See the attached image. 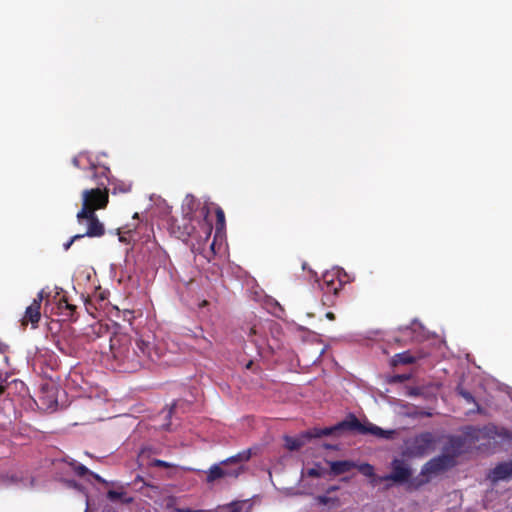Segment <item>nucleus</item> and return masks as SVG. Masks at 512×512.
I'll list each match as a JSON object with an SVG mask.
<instances>
[{
  "instance_id": "obj_1",
  "label": "nucleus",
  "mask_w": 512,
  "mask_h": 512,
  "mask_svg": "<svg viewBox=\"0 0 512 512\" xmlns=\"http://www.w3.org/2000/svg\"><path fill=\"white\" fill-rule=\"evenodd\" d=\"M113 359L123 372H136L159 359L151 337L137 336L132 339L127 334H116L110 338Z\"/></svg>"
},
{
  "instance_id": "obj_2",
  "label": "nucleus",
  "mask_w": 512,
  "mask_h": 512,
  "mask_svg": "<svg viewBox=\"0 0 512 512\" xmlns=\"http://www.w3.org/2000/svg\"><path fill=\"white\" fill-rule=\"evenodd\" d=\"M108 202L109 190L104 181H100L96 188L85 189L82 192V208L79 210L81 217L106 208Z\"/></svg>"
},
{
  "instance_id": "obj_3",
  "label": "nucleus",
  "mask_w": 512,
  "mask_h": 512,
  "mask_svg": "<svg viewBox=\"0 0 512 512\" xmlns=\"http://www.w3.org/2000/svg\"><path fill=\"white\" fill-rule=\"evenodd\" d=\"M437 438L432 432H422L414 436L407 444V454L421 458L435 449Z\"/></svg>"
},
{
  "instance_id": "obj_4",
  "label": "nucleus",
  "mask_w": 512,
  "mask_h": 512,
  "mask_svg": "<svg viewBox=\"0 0 512 512\" xmlns=\"http://www.w3.org/2000/svg\"><path fill=\"white\" fill-rule=\"evenodd\" d=\"M456 465V460L453 459L452 455H439L430 459L425 463L421 469V475L426 477L436 476L440 473L447 471L448 469Z\"/></svg>"
},
{
  "instance_id": "obj_5",
  "label": "nucleus",
  "mask_w": 512,
  "mask_h": 512,
  "mask_svg": "<svg viewBox=\"0 0 512 512\" xmlns=\"http://www.w3.org/2000/svg\"><path fill=\"white\" fill-rule=\"evenodd\" d=\"M60 361L58 356L49 350L39 352L34 358V366L40 369V373L48 378L52 379V372L59 368Z\"/></svg>"
},
{
  "instance_id": "obj_6",
  "label": "nucleus",
  "mask_w": 512,
  "mask_h": 512,
  "mask_svg": "<svg viewBox=\"0 0 512 512\" xmlns=\"http://www.w3.org/2000/svg\"><path fill=\"white\" fill-rule=\"evenodd\" d=\"M76 218L80 225L84 224L86 226L85 232L79 234L81 238H98L102 237L105 234V227L103 223L100 222L96 213H87V215L81 217L80 211H78Z\"/></svg>"
},
{
  "instance_id": "obj_7",
  "label": "nucleus",
  "mask_w": 512,
  "mask_h": 512,
  "mask_svg": "<svg viewBox=\"0 0 512 512\" xmlns=\"http://www.w3.org/2000/svg\"><path fill=\"white\" fill-rule=\"evenodd\" d=\"M392 471L390 474L378 476L380 482L392 481L395 483H404L409 480L412 475L411 469L399 459H394L391 463Z\"/></svg>"
},
{
  "instance_id": "obj_8",
  "label": "nucleus",
  "mask_w": 512,
  "mask_h": 512,
  "mask_svg": "<svg viewBox=\"0 0 512 512\" xmlns=\"http://www.w3.org/2000/svg\"><path fill=\"white\" fill-rule=\"evenodd\" d=\"M223 466L221 463L212 465L207 471L206 482L213 483L223 478L236 479L243 472L242 466L237 468H226V466Z\"/></svg>"
},
{
  "instance_id": "obj_9",
  "label": "nucleus",
  "mask_w": 512,
  "mask_h": 512,
  "mask_svg": "<svg viewBox=\"0 0 512 512\" xmlns=\"http://www.w3.org/2000/svg\"><path fill=\"white\" fill-rule=\"evenodd\" d=\"M343 286V282L340 279L339 271H326L322 276L320 283L321 289L325 293L337 294Z\"/></svg>"
},
{
  "instance_id": "obj_10",
  "label": "nucleus",
  "mask_w": 512,
  "mask_h": 512,
  "mask_svg": "<svg viewBox=\"0 0 512 512\" xmlns=\"http://www.w3.org/2000/svg\"><path fill=\"white\" fill-rule=\"evenodd\" d=\"M44 299V291L41 290L37 297L33 300L30 306L26 308L24 317L22 319V324L27 325L29 322L34 326L39 322L41 318L40 308L41 303Z\"/></svg>"
},
{
  "instance_id": "obj_11",
  "label": "nucleus",
  "mask_w": 512,
  "mask_h": 512,
  "mask_svg": "<svg viewBox=\"0 0 512 512\" xmlns=\"http://www.w3.org/2000/svg\"><path fill=\"white\" fill-rule=\"evenodd\" d=\"M488 479L497 483L502 480L512 479V460L497 464L488 474Z\"/></svg>"
},
{
  "instance_id": "obj_12",
  "label": "nucleus",
  "mask_w": 512,
  "mask_h": 512,
  "mask_svg": "<svg viewBox=\"0 0 512 512\" xmlns=\"http://www.w3.org/2000/svg\"><path fill=\"white\" fill-rule=\"evenodd\" d=\"M464 443V439L461 436H451L444 447V454L452 455L455 460L462 453Z\"/></svg>"
},
{
  "instance_id": "obj_13",
  "label": "nucleus",
  "mask_w": 512,
  "mask_h": 512,
  "mask_svg": "<svg viewBox=\"0 0 512 512\" xmlns=\"http://www.w3.org/2000/svg\"><path fill=\"white\" fill-rule=\"evenodd\" d=\"M90 170L93 172L92 178L97 182L104 181L106 186L108 185V181H110V169L104 165H97L93 162H90Z\"/></svg>"
},
{
  "instance_id": "obj_14",
  "label": "nucleus",
  "mask_w": 512,
  "mask_h": 512,
  "mask_svg": "<svg viewBox=\"0 0 512 512\" xmlns=\"http://www.w3.org/2000/svg\"><path fill=\"white\" fill-rule=\"evenodd\" d=\"M329 464L330 470L334 475L344 474L355 467V463L349 460L332 461Z\"/></svg>"
},
{
  "instance_id": "obj_15",
  "label": "nucleus",
  "mask_w": 512,
  "mask_h": 512,
  "mask_svg": "<svg viewBox=\"0 0 512 512\" xmlns=\"http://www.w3.org/2000/svg\"><path fill=\"white\" fill-rule=\"evenodd\" d=\"M336 428H340V430L357 431L360 433L361 428H363V423H361L355 415H350L349 418L338 423Z\"/></svg>"
},
{
  "instance_id": "obj_16",
  "label": "nucleus",
  "mask_w": 512,
  "mask_h": 512,
  "mask_svg": "<svg viewBox=\"0 0 512 512\" xmlns=\"http://www.w3.org/2000/svg\"><path fill=\"white\" fill-rule=\"evenodd\" d=\"M58 308L61 311V314L66 316L68 319L75 321L77 317H75L76 313V305H73L68 302L66 297H62L59 300Z\"/></svg>"
},
{
  "instance_id": "obj_17",
  "label": "nucleus",
  "mask_w": 512,
  "mask_h": 512,
  "mask_svg": "<svg viewBox=\"0 0 512 512\" xmlns=\"http://www.w3.org/2000/svg\"><path fill=\"white\" fill-rule=\"evenodd\" d=\"M306 440L309 439L305 436V433H303L300 437H284L285 447L290 451H296L300 449L302 446H304Z\"/></svg>"
},
{
  "instance_id": "obj_18",
  "label": "nucleus",
  "mask_w": 512,
  "mask_h": 512,
  "mask_svg": "<svg viewBox=\"0 0 512 512\" xmlns=\"http://www.w3.org/2000/svg\"><path fill=\"white\" fill-rule=\"evenodd\" d=\"M108 185L112 187V194L128 193L131 191L132 187L131 183L115 178L108 181Z\"/></svg>"
},
{
  "instance_id": "obj_19",
  "label": "nucleus",
  "mask_w": 512,
  "mask_h": 512,
  "mask_svg": "<svg viewBox=\"0 0 512 512\" xmlns=\"http://www.w3.org/2000/svg\"><path fill=\"white\" fill-rule=\"evenodd\" d=\"M314 501L318 505L328 506L330 509L339 508L341 501L339 497H329L327 495H317L314 497Z\"/></svg>"
},
{
  "instance_id": "obj_20",
  "label": "nucleus",
  "mask_w": 512,
  "mask_h": 512,
  "mask_svg": "<svg viewBox=\"0 0 512 512\" xmlns=\"http://www.w3.org/2000/svg\"><path fill=\"white\" fill-rule=\"evenodd\" d=\"M200 230H201V235L199 236V238H200V240L198 241L199 245L201 244V242L206 243L209 240V238L211 236V232H212V224L205 221L200 224ZM192 250L200 252V246L196 248L195 244H192Z\"/></svg>"
},
{
  "instance_id": "obj_21",
  "label": "nucleus",
  "mask_w": 512,
  "mask_h": 512,
  "mask_svg": "<svg viewBox=\"0 0 512 512\" xmlns=\"http://www.w3.org/2000/svg\"><path fill=\"white\" fill-rule=\"evenodd\" d=\"M337 430H340V428H336V425L334 427H330V428H323V429H317L316 428L313 431L305 432V436L308 439L320 438V437H323V436L332 435Z\"/></svg>"
},
{
  "instance_id": "obj_22",
  "label": "nucleus",
  "mask_w": 512,
  "mask_h": 512,
  "mask_svg": "<svg viewBox=\"0 0 512 512\" xmlns=\"http://www.w3.org/2000/svg\"><path fill=\"white\" fill-rule=\"evenodd\" d=\"M251 458L250 450L242 451L234 456H231L221 462L222 465L227 466L231 463H241L246 462Z\"/></svg>"
},
{
  "instance_id": "obj_23",
  "label": "nucleus",
  "mask_w": 512,
  "mask_h": 512,
  "mask_svg": "<svg viewBox=\"0 0 512 512\" xmlns=\"http://www.w3.org/2000/svg\"><path fill=\"white\" fill-rule=\"evenodd\" d=\"M107 498L111 501L121 500L124 504H130L133 502V498L127 496L123 491L109 490L107 492Z\"/></svg>"
},
{
  "instance_id": "obj_24",
  "label": "nucleus",
  "mask_w": 512,
  "mask_h": 512,
  "mask_svg": "<svg viewBox=\"0 0 512 512\" xmlns=\"http://www.w3.org/2000/svg\"><path fill=\"white\" fill-rule=\"evenodd\" d=\"M73 470L75 472V474L79 477H84L86 475H90L92 476L96 481L100 482V483H103L104 480L98 475V474H95L93 472H91L86 466H84L83 464H77V465H74L73 467Z\"/></svg>"
},
{
  "instance_id": "obj_25",
  "label": "nucleus",
  "mask_w": 512,
  "mask_h": 512,
  "mask_svg": "<svg viewBox=\"0 0 512 512\" xmlns=\"http://www.w3.org/2000/svg\"><path fill=\"white\" fill-rule=\"evenodd\" d=\"M393 362L394 364H413L416 362V358L406 351L396 354L393 358Z\"/></svg>"
},
{
  "instance_id": "obj_26",
  "label": "nucleus",
  "mask_w": 512,
  "mask_h": 512,
  "mask_svg": "<svg viewBox=\"0 0 512 512\" xmlns=\"http://www.w3.org/2000/svg\"><path fill=\"white\" fill-rule=\"evenodd\" d=\"M358 470L364 476H366L368 478H373V481H372L373 484H376V483L379 482L377 480L378 477H376V475H375L374 467L371 464L363 463V464L358 466Z\"/></svg>"
},
{
  "instance_id": "obj_27",
  "label": "nucleus",
  "mask_w": 512,
  "mask_h": 512,
  "mask_svg": "<svg viewBox=\"0 0 512 512\" xmlns=\"http://www.w3.org/2000/svg\"><path fill=\"white\" fill-rule=\"evenodd\" d=\"M195 233V227L191 224V218H189L188 223H185L183 226V231L179 233V238L183 241H187L193 238Z\"/></svg>"
},
{
  "instance_id": "obj_28",
  "label": "nucleus",
  "mask_w": 512,
  "mask_h": 512,
  "mask_svg": "<svg viewBox=\"0 0 512 512\" xmlns=\"http://www.w3.org/2000/svg\"><path fill=\"white\" fill-rule=\"evenodd\" d=\"M495 435H497V427L494 425H487L483 429L478 430V434L476 435V438L477 439H479L480 437L494 438Z\"/></svg>"
},
{
  "instance_id": "obj_29",
  "label": "nucleus",
  "mask_w": 512,
  "mask_h": 512,
  "mask_svg": "<svg viewBox=\"0 0 512 512\" xmlns=\"http://www.w3.org/2000/svg\"><path fill=\"white\" fill-rule=\"evenodd\" d=\"M216 215V231L220 232L225 228V214L222 208L217 207L215 210Z\"/></svg>"
},
{
  "instance_id": "obj_30",
  "label": "nucleus",
  "mask_w": 512,
  "mask_h": 512,
  "mask_svg": "<svg viewBox=\"0 0 512 512\" xmlns=\"http://www.w3.org/2000/svg\"><path fill=\"white\" fill-rule=\"evenodd\" d=\"M399 332L402 334V338L394 337V341L400 343L402 341L406 342L408 339H412V327L404 326L399 328Z\"/></svg>"
},
{
  "instance_id": "obj_31",
  "label": "nucleus",
  "mask_w": 512,
  "mask_h": 512,
  "mask_svg": "<svg viewBox=\"0 0 512 512\" xmlns=\"http://www.w3.org/2000/svg\"><path fill=\"white\" fill-rule=\"evenodd\" d=\"M394 430H384L381 427L376 426L373 428V435L379 438L391 439L394 435Z\"/></svg>"
},
{
  "instance_id": "obj_32",
  "label": "nucleus",
  "mask_w": 512,
  "mask_h": 512,
  "mask_svg": "<svg viewBox=\"0 0 512 512\" xmlns=\"http://www.w3.org/2000/svg\"><path fill=\"white\" fill-rule=\"evenodd\" d=\"M394 430H384L381 427L376 426L373 428V435L379 438L391 439L394 435Z\"/></svg>"
},
{
  "instance_id": "obj_33",
  "label": "nucleus",
  "mask_w": 512,
  "mask_h": 512,
  "mask_svg": "<svg viewBox=\"0 0 512 512\" xmlns=\"http://www.w3.org/2000/svg\"><path fill=\"white\" fill-rule=\"evenodd\" d=\"M457 393L465 399L467 403H476L474 396L462 387L457 388Z\"/></svg>"
},
{
  "instance_id": "obj_34",
  "label": "nucleus",
  "mask_w": 512,
  "mask_h": 512,
  "mask_svg": "<svg viewBox=\"0 0 512 512\" xmlns=\"http://www.w3.org/2000/svg\"><path fill=\"white\" fill-rule=\"evenodd\" d=\"M186 205L188 206L190 214L200 205V201L197 200L194 196L188 195L186 197Z\"/></svg>"
},
{
  "instance_id": "obj_35",
  "label": "nucleus",
  "mask_w": 512,
  "mask_h": 512,
  "mask_svg": "<svg viewBox=\"0 0 512 512\" xmlns=\"http://www.w3.org/2000/svg\"><path fill=\"white\" fill-rule=\"evenodd\" d=\"M376 425L372 423L363 424V428H361L360 434H372L373 435V428H375Z\"/></svg>"
},
{
  "instance_id": "obj_36",
  "label": "nucleus",
  "mask_w": 512,
  "mask_h": 512,
  "mask_svg": "<svg viewBox=\"0 0 512 512\" xmlns=\"http://www.w3.org/2000/svg\"><path fill=\"white\" fill-rule=\"evenodd\" d=\"M152 466H155V467H162V468H170L172 465L164 460H160V459H154L152 461Z\"/></svg>"
},
{
  "instance_id": "obj_37",
  "label": "nucleus",
  "mask_w": 512,
  "mask_h": 512,
  "mask_svg": "<svg viewBox=\"0 0 512 512\" xmlns=\"http://www.w3.org/2000/svg\"><path fill=\"white\" fill-rule=\"evenodd\" d=\"M307 476L313 477V478H319V477H321V472L317 468H310L307 470Z\"/></svg>"
},
{
  "instance_id": "obj_38",
  "label": "nucleus",
  "mask_w": 512,
  "mask_h": 512,
  "mask_svg": "<svg viewBox=\"0 0 512 512\" xmlns=\"http://www.w3.org/2000/svg\"><path fill=\"white\" fill-rule=\"evenodd\" d=\"M81 239V236L79 234L74 235L68 242L64 243L63 248L65 251H67L71 245L74 243V241Z\"/></svg>"
},
{
  "instance_id": "obj_39",
  "label": "nucleus",
  "mask_w": 512,
  "mask_h": 512,
  "mask_svg": "<svg viewBox=\"0 0 512 512\" xmlns=\"http://www.w3.org/2000/svg\"><path fill=\"white\" fill-rule=\"evenodd\" d=\"M9 385L10 383L7 381V379H4L0 382V396H2L6 392Z\"/></svg>"
},
{
  "instance_id": "obj_40",
  "label": "nucleus",
  "mask_w": 512,
  "mask_h": 512,
  "mask_svg": "<svg viewBox=\"0 0 512 512\" xmlns=\"http://www.w3.org/2000/svg\"><path fill=\"white\" fill-rule=\"evenodd\" d=\"M72 164H73L76 168H81L79 156H75V157L72 159Z\"/></svg>"
},
{
  "instance_id": "obj_41",
  "label": "nucleus",
  "mask_w": 512,
  "mask_h": 512,
  "mask_svg": "<svg viewBox=\"0 0 512 512\" xmlns=\"http://www.w3.org/2000/svg\"><path fill=\"white\" fill-rule=\"evenodd\" d=\"M338 489H339V487H338V486H336V485H332V486H329V487L326 489V493H327V494H330V493H332V492H334V491H337Z\"/></svg>"
},
{
  "instance_id": "obj_42",
  "label": "nucleus",
  "mask_w": 512,
  "mask_h": 512,
  "mask_svg": "<svg viewBox=\"0 0 512 512\" xmlns=\"http://www.w3.org/2000/svg\"><path fill=\"white\" fill-rule=\"evenodd\" d=\"M201 214L204 216L205 219L207 218L209 214V208L206 205L202 207Z\"/></svg>"
},
{
  "instance_id": "obj_43",
  "label": "nucleus",
  "mask_w": 512,
  "mask_h": 512,
  "mask_svg": "<svg viewBox=\"0 0 512 512\" xmlns=\"http://www.w3.org/2000/svg\"><path fill=\"white\" fill-rule=\"evenodd\" d=\"M8 349V346L0 341V352L5 353Z\"/></svg>"
},
{
  "instance_id": "obj_44",
  "label": "nucleus",
  "mask_w": 512,
  "mask_h": 512,
  "mask_svg": "<svg viewBox=\"0 0 512 512\" xmlns=\"http://www.w3.org/2000/svg\"><path fill=\"white\" fill-rule=\"evenodd\" d=\"M326 318L333 321V320H335V314L333 312H327Z\"/></svg>"
},
{
  "instance_id": "obj_45",
  "label": "nucleus",
  "mask_w": 512,
  "mask_h": 512,
  "mask_svg": "<svg viewBox=\"0 0 512 512\" xmlns=\"http://www.w3.org/2000/svg\"><path fill=\"white\" fill-rule=\"evenodd\" d=\"M405 379H406V376H404V375H397V376H395V380L399 381V382H402Z\"/></svg>"
},
{
  "instance_id": "obj_46",
  "label": "nucleus",
  "mask_w": 512,
  "mask_h": 512,
  "mask_svg": "<svg viewBox=\"0 0 512 512\" xmlns=\"http://www.w3.org/2000/svg\"><path fill=\"white\" fill-rule=\"evenodd\" d=\"M178 512H194V511L189 508H182V509H178Z\"/></svg>"
},
{
  "instance_id": "obj_47",
  "label": "nucleus",
  "mask_w": 512,
  "mask_h": 512,
  "mask_svg": "<svg viewBox=\"0 0 512 512\" xmlns=\"http://www.w3.org/2000/svg\"><path fill=\"white\" fill-rule=\"evenodd\" d=\"M207 304H208V302H207L206 300H204V301L200 304V306H201V307H204V306H206Z\"/></svg>"
},
{
  "instance_id": "obj_48",
  "label": "nucleus",
  "mask_w": 512,
  "mask_h": 512,
  "mask_svg": "<svg viewBox=\"0 0 512 512\" xmlns=\"http://www.w3.org/2000/svg\"><path fill=\"white\" fill-rule=\"evenodd\" d=\"M252 364H253V362H252V361H250V362H248V364L246 365V367H247V368H250V367L252 366Z\"/></svg>"
},
{
  "instance_id": "obj_49",
  "label": "nucleus",
  "mask_w": 512,
  "mask_h": 512,
  "mask_svg": "<svg viewBox=\"0 0 512 512\" xmlns=\"http://www.w3.org/2000/svg\"><path fill=\"white\" fill-rule=\"evenodd\" d=\"M211 249L213 250L214 248V242L210 245Z\"/></svg>"
},
{
  "instance_id": "obj_50",
  "label": "nucleus",
  "mask_w": 512,
  "mask_h": 512,
  "mask_svg": "<svg viewBox=\"0 0 512 512\" xmlns=\"http://www.w3.org/2000/svg\"><path fill=\"white\" fill-rule=\"evenodd\" d=\"M231 512H239V511H238L237 509H234V510H233V511H231Z\"/></svg>"
}]
</instances>
